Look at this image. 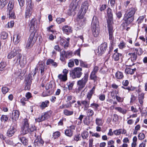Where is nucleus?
<instances>
[{
  "instance_id": "1",
  "label": "nucleus",
  "mask_w": 147,
  "mask_h": 147,
  "mask_svg": "<svg viewBox=\"0 0 147 147\" xmlns=\"http://www.w3.org/2000/svg\"><path fill=\"white\" fill-rule=\"evenodd\" d=\"M88 8V5L87 1L83 3L81 5L80 9L78 15V20L80 26L82 27L86 24V19L84 18V16Z\"/></svg>"
},
{
  "instance_id": "2",
  "label": "nucleus",
  "mask_w": 147,
  "mask_h": 147,
  "mask_svg": "<svg viewBox=\"0 0 147 147\" xmlns=\"http://www.w3.org/2000/svg\"><path fill=\"white\" fill-rule=\"evenodd\" d=\"M137 10L135 7H129L127 9L123 18L127 25H129L133 21L134 15Z\"/></svg>"
},
{
  "instance_id": "3",
  "label": "nucleus",
  "mask_w": 147,
  "mask_h": 147,
  "mask_svg": "<svg viewBox=\"0 0 147 147\" xmlns=\"http://www.w3.org/2000/svg\"><path fill=\"white\" fill-rule=\"evenodd\" d=\"M91 29L92 34L95 37H97L100 32L99 23L97 17L94 16L91 23Z\"/></svg>"
},
{
  "instance_id": "4",
  "label": "nucleus",
  "mask_w": 147,
  "mask_h": 147,
  "mask_svg": "<svg viewBox=\"0 0 147 147\" xmlns=\"http://www.w3.org/2000/svg\"><path fill=\"white\" fill-rule=\"evenodd\" d=\"M13 63L16 65L20 64L22 67H24L27 63L26 58L25 57H22L21 54L18 55V56L13 60Z\"/></svg>"
},
{
  "instance_id": "5",
  "label": "nucleus",
  "mask_w": 147,
  "mask_h": 147,
  "mask_svg": "<svg viewBox=\"0 0 147 147\" xmlns=\"http://www.w3.org/2000/svg\"><path fill=\"white\" fill-rule=\"evenodd\" d=\"M82 69L80 67L74 68L69 72L70 76L73 79L80 78L82 74Z\"/></svg>"
},
{
  "instance_id": "6",
  "label": "nucleus",
  "mask_w": 147,
  "mask_h": 147,
  "mask_svg": "<svg viewBox=\"0 0 147 147\" xmlns=\"http://www.w3.org/2000/svg\"><path fill=\"white\" fill-rule=\"evenodd\" d=\"M36 33L32 32L28 40L26 48L27 49H29L31 48L35 43L37 38V35H35Z\"/></svg>"
},
{
  "instance_id": "7",
  "label": "nucleus",
  "mask_w": 147,
  "mask_h": 147,
  "mask_svg": "<svg viewBox=\"0 0 147 147\" xmlns=\"http://www.w3.org/2000/svg\"><path fill=\"white\" fill-rule=\"evenodd\" d=\"M14 4L12 2L9 1L7 6V15L9 19H15L16 16L13 9Z\"/></svg>"
},
{
  "instance_id": "8",
  "label": "nucleus",
  "mask_w": 147,
  "mask_h": 147,
  "mask_svg": "<svg viewBox=\"0 0 147 147\" xmlns=\"http://www.w3.org/2000/svg\"><path fill=\"white\" fill-rule=\"evenodd\" d=\"M88 74H85L82 79L78 81L77 84L79 86L78 89L79 90H81L85 87L88 81Z\"/></svg>"
},
{
  "instance_id": "9",
  "label": "nucleus",
  "mask_w": 147,
  "mask_h": 147,
  "mask_svg": "<svg viewBox=\"0 0 147 147\" xmlns=\"http://www.w3.org/2000/svg\"><path fill=\"white\" fill-rule=\"evenodd\" d=\"M21 51V50L19 47H15L13 49H12L8 53L7 56V58L11 59L15 56H16V57H17L18 56V55L21 54L20 53Z\"/></svg>"
},
{
  "instance_id": "10",
  "label": "nucleus",
  "mask_w": 147,
  "mask_h": 147,
  "mask_svg": "<svg viewBox=\"0 0 147 147\" xmlns=\"http://www.w3.org/2000/svg\"><path fill=\"white\" fill-rule=\"evenodd\" d=\"M29 124L27 119H25L22 128V134L24 135L30 132Z\"/></svg>"
},
{
  "instance_id": "11",
  "label": "nucleus",
  "mask_w": 147,
  "mask_h": 147,
  "mask_svg": "<svg viewBox=\"0 0 147 147\" xmlns=\"http://www.w3.org/2000/svg\"><path fill=\"white\" fill-rule=\"evenodd\" d=\"M20 114V112L18 110H14L12 111L11 118L14 124H16V121L19 118Z\"/></svg>"
},
{
  "instance_id": "12",
  "label": "nucleus",
  "mask_w": 147,
  "mask_h": 147,
  "mask_svg": "<svg viewBox=\"0 0 147 147\" xmlns=\"http://www.w3.org/2000/svg\"><path fill=\"white\" fill-rule=\"evenodd\" d=\"M107 47V43L105 42L101 44L98 48V54L101 55L106 51Z\"/></svg>"
},
{
  "instance_id": "13",
  "label": "nucleus",
  "mask_w": 147,
  "mask_h": 147,
  "mask_svg": "<svg viewBox=\"0 0 147 147\" xmlns=\"http://www.w3.org/2000/svg\"><path fill=\"white\" fill-rule=\"evenodd\" d=\"M75 129V126L72 125L69 126V127L65 131V134L66 136L69 137H71L73 135V134L74 130Z\"/></svg>"
},
{
  "instance_id": "14",
  "label": "nucleus",
  "mask_w": 147,
  "mask_h": 147,
  "mask_svg": "<svg viewBox=\"0 0 147 147\" xmlns=\"http://www.w3.org/2000/svg\"><path fill=\"white\" fill-rule=\"evenodd\" d=\"M11 126L7 132V136L9 137H11L13 135L15 132L16 131V124H14V125Z\"/></svg>"
},
{
  "instance_id": "15",
  "label": "nucleus",
  "mask_w": 147,
  "mask_h": 147,
  "mask_svg": "<svg viewBox=\"0 0 147 147\" xmlns=\"http://www.w3.org/2000/svg\"><path fill=\"white\" fill-rule=\"evenodd\" d=\"M45 65V64L42 62H39L36 67L38 68V69L40 71L41 74L42 76L44 74Z\"/></svg>"
},
{
  "instance_id": "16",
  "label": "nucleus",
  "mask_w": 147,
  "mask_h": 147,
  "mask_svg": "<svg viewBox=\"0 0 147 147\" xmlns=\"http://www.w3.org/2000/svg\"><path fill=\"white\" fill-rule=\"evenodd\" d=\"M128 55L130 56V58L128 59L129 61L130 60L132 62V63L131 65H130L128 66H131L134 65V62H135L136 60L137 56V55L134 52L133 53H128Z\"/></svg>"
},
{
  "instance_id": "17",
  "label": "nucleus",
  "mask_w": 147,
  "mask_h": 147,
  "mask_svg": "<svg viewBox=\"0 0 147 147\" xmlns=\"http://www.w3.org/2000/svg\"><path fill=\"white\" fill-rule=\"evenodd\" d=\"M60 44L63 46L65 49H67L69 47L68 41H66V39L64 38L60 37Z\"/></svg>"
},
{
  "instance_id": "18",
  "label": "nucleus",
  "mask_w": 147,
  "mask_h": 147,
  "mask_svg": "<svg viewBox=\"0 0 147 147\" xmlns=\"http://www.w3.org/2000/svg\"><path fill=\"white\" fill-rule=\"evenodd\" d=\"M62 30L63 32L67 34L71 33L72 31V27L67 25L63 27Z\"/></svg>"
},
{
  "instance_id": "19",
  "label": "nucleus",
  "mask_w": 147,
  "mask_h": 147,
  "mask_svg": "<svg viewBox=\"0 0 147 147\" xmlns=\"http://www.w3.org/2000/svg\"><path fill=\"white\" fill-rule=\"evenodd\" d=\"M77 0H74L71 3L70 5V9H69L70 11V13H69V15H71V11L72 10L73 11H75L77 8L78 5L76 3V2Z\"/></svg>"
},
{
  "instance_id": "20",
  "label": "nucleus",
  "mask_w": 147,
  "mask_h": 147,
  "mask_svg": "<svg viewBox=\"0 0 147 147\" xmlns=\"http://www.w3.org/2000/svg\"><path fill=\"white\" fill-rule=\"evenodd\" d=\"M21 36L19 34H14L13 38V41L15 44H18L20 40Z\"/></svg>"
},
{
  "instance_id": "21",
  "label": "nucleus",
  "mask_w": 147,
  "mask_h": 147,
  "mask_svg": "<svg viewBox=\"0 0 147 147\" xmlns=\"http://www.w3.org/2000/svg\"><path fill=\"white\" fill-rule=\"evenodd\" d=\"M82 105L84 107V110H87L89 107L90 105V100H86L81 101Z\"/></svg>"
},
{
  "instance_id": "22",
  "label": "nucleus",
  "mask_w": 147,
  "mask_h": 147,
  "mask_svg": "<svg viewBox=\"0 0 147 147\" xmlns=\"http://www.w3.org/2000/svg\"><path fill=\"white\" fill-rule=\"evenodd\" d=\"M136 70V69L135 68L131 69L130 68L127 67L125 69V73L127 74L132 75L134 74Z\"/></svg>"
},
{
  "instance_id": "23",
  "label": "nucleus",
  "mask_w": 147,
  "mask_h": 147,
  "mask_svg": "<svg viewBox=\"0 0 147 147\" xmlns=\"http://www.w3.org/2000/svg\"><path fill=\"white\" fill-rule=\"evenodd\" d=\"M98 78L96 74L92 72L91 73L89 77L90 80H93L94 82H95Z\"/></svg>"
},
{
  "instance_id": "24",
  "label": "nucleus",
  "mask_w": 147,
  "mask_h": 147,
  "mask_svg": "<svg viewBox=\"0 0 147 147\" xmlns=\"http://www.w3.org/2000/svg\"><path fill=\"white\" fill-rule=\"evenodd\" d=\"M29 25H30L31 26L30 27V29L33 28V29L36 27L37 25V22L36 19L33 18L31 21Z\"/></svg>"
},
{
  "instance_id": "25",
  "label": "nucleus",
  "mask_w": 147,
  "mask_h": 147,
  "mask_svg": "<svg viewBox=\"0 0 147 147\" xmlns=\"http://www.w3.org/2000/svg\"><path fill=\"white\" fill-rule=\"evenodd\" d=\"M49 101L48 100H46L42 102L41 104L40 105V107L42 109H44L49 106Z\"/></svg>"
},
{
  "instance_id": "26",
  "label": "nucleus",
  "mask_w": 147,
  "mask_h": 147,
  "mask_svg": "<svg viewBox=\"0 0 147 147\" xmlns=\"http://www.w3.org/2000/svg\"><path fill=\"white\" fill-rule=\"evenodd\" d=\"M115 77L117 79H122L124 76L123 73L120 71H118L115 74Z\"/></svg>"
},
{
  "instance_id": "27",
  "label": "nucleus",
  "mask_w": 147,
  "mask_h": 147,
  "mask_svg": "<svg viewBox=\"0 0 147 147\" xmlns=\"http://www.w3.org/2000/svg\"><path fill=\"white\" fill-rule=\"evenodd\" d=\"M121 56V54L117 52H115L113 55V59L115 61H118Z\"/></svg>"
},
{
  "instance_id": "28",
  "label": "nucleus",
  "mask_w": 147,
  "mask_h": 147,
  "mask_svg": "<svg viewBox=\"0 0 147 147\" xmlns=\"http://www.w3.org/2000/svg\"><path fill=\"white\" fill-rule=\"evenodd\" d=\"M115 109L119 112L123 114H125L127 112L126 109L120 107H116Z\"/></svg>"
},
{
  "instance_id": "29",
  "label": "nucleus",
  "mask_w": 147,
  "mask_h": 147,
  "mask_svg": "<svg viewBox=\"0 0 147 147\" xmlns=\"http://www.w3.org/2000/svg\"><path fill=\"white\" fill-rule=\"evenodd\" d=\"M58 78L62 82H65L67 80V76L65 75L59 74L58 76Z\"/></svg>"
},
{
  "instance_id": "30",
  "label": "nucleus",
  "mask_w": 147,
  "mask_h": 147,
  "mask_svg": "<svg viewBox=\"0 0 147 147\" xmlns=\"http://www.w3.org/2000/svg\"><path fill=\"white\" fill-rule=\"evenodd\" d=\"M46 64L47 65H51L55 67H56L57 65V63L55 62L53 59H48Z\"/></svg>"
},
{
  "instance_id": "31",
  "label": "nucleus",
  "mask_w": 147,
  "mask_h": 147,
  "mask_svg": "<svg viewBox=\"0 0 147 147\" xmlns=\"http://www.w3.org/2000/svg\"><path fill=\"white\" fill-rule=\"evenodd\" d=\"M133 51L134 53L138 55H141L143 53L142 50L141 48L134 49Z\"/></svg>"
},
{
  "instance_id": "32",
  "label": "nucleus",
  "mask_w": 147,
  "mask_h": 147,
  "mask_svg": "<svg viewBox=\"0 0 147 147\" xmlns=\"http://www.w3.org/2000/svg\"><path fill=\"white\" fill-rule=\"evenodd\" d=\"M95 123L98 126H101L103 124L102 119L99 118H96Z\"/></svg>"
},
{
  "instance_id": "33",
  "label": "nucleus",
  "mask_w": 147,
  "mask_h": 147,
  "mask_svg": "<svg viewBox=\"0 0 147 147\" xmlns=\"http://www.w3.org/2000/svg\"><path fill=\"white\" fill-rule=\"evenodd\" d=\"M18 138L23 144L24 145L27 144L28 140L26 138L24 137H20V136H19L18 137Z\"/></svg>"
},
{
  "instance_id": "34",
  "label": "nucleus",
  "mask_w": 147,
  "mask_h": 147,
  "mask_svg": "<svg viewBox=\"0 0 147 147\" xmlns=\"http://www.w3.org/2000/svg\"><path fill=\"white\" fill-rule=\"evenodd\" d=\"M32 77L30 74H29L26 77L25 79V82L28 83H32Z\"/></svg>"
},
{
  "instance_id": "35",
  "label": "nucleus",
  "mask_w": 147,
  "mask_h": 147,
  "mask_svg": "<svg viewBox=\"0 0 147 147\" xmlns=\"http://www.w3.org/2000/svg\"><path fill=\"white\" fill-rule=\"evenodd\" d=\"M32 10L31 9H29L28 7L27 8L26 10L25 11V18H28L29 17Z\"/></svg>"
},
{
  "instance_id": "36",
  "label": "nucleus",
  "mask_w": 147,
  "mask_h": 147,
  "mask_svg": "<svg viewBox=\"0 0 147 147\" xmlns=\"http://www.w3.org/2000/svg\"><path fill=\"white\" fill-rule=\"evenodd\" d=\"M94 90L91 89L90 91L88 92L87 98L88 100H90V99L92 97L93 94H94Z\"/></svg>"
},
{
  "instance_id": "37",
  "label": "nucleus",
  "mask_w": 147,
  "mask_h": 147,
  "mask_svg": "<svg viewBox=\"0 0 147 147\" xmlns=\"http://www.w3.org/2000/svg\"><path fill=\"white\" fill-rule=\"evenodd\" d=\"M107 26L112 25L113 24V17H108L107 19Z\"/></svg>"
},
{
  "instance_id": "38",
  "label": "nucleus",
  "mask_w": 147,
  "mask_h": 147,
  "mask_svg": "<svg viewBox=\"0 0 147 147\" xmlns=\"http://www.w3.org/2000/svg\"><path fill=\"white\" fill-rule=\"evenodd\" d=\"M86 113L87 115L89 117H92L94 115V111L91 109L87 110Z\"/></svg>"
},
{
  "instance_id": "39",
  "label": "nucleus",
  "mask_w": 147,
  "mask_h": 147,
  "mask_svg": "<svg viewBox=\"0 0 147 147\" xmlns=\"http://www.w3.org/2000/svg\"><path fill=\"white\" fill-rule=\"evenodd\" d=\"M63 113L66 116H69L73 115L74 114V112L73 111H70L65 109L64 110Z\"/></svg>"
},
{
  "instance_id": "40",
  "label": "nucleus",
  "mask_w": 147,
  "mask_h": 147,
  "mask_svg": "<svg viewBox=\"0 0 147 147\" xmlns=\"http://www.w3.org/2000/svg\"><path fill=\"white\" fill-rule=\"evenodd\" d=\"M81 135L83 139H86L88 137L89 134L88 132L84 131L81 133Z\"/></svg>"
},
{
  "instance_id": "41",
  "label": "nucleus",
  "mask_w": 147,
  "mask_h": 147,
  "mask_svg": "<svg viewBox=\"0 0 147 147\" xmlns=\"http://www.w3.org/2000/svg\"><path fill=\"white\" fill-rule=\"evenodd\" d=\"M26 3L27 5V7H28L29 9H31L32 10V8L33 7V4H32V0H26Z\"/></svg>"
},
{
  "instance_id": "42",
  "label": "nucleus",
  "mask_w": 147,
  "mask_h": 147,
  "mask_svg": "<svg viewBox=\"0 0 147 147\" xmlns=\"http://www.w3.org/2000/svg\"><path fill=\"white\" fill-rule=\"evenodd\" d=\"M119 49H123L125 48L126 47L125 43L123 41H121L118 45Z\"/></svg>"
},
{
  "instance_id": "43",
  "label": "nucleus",
  "mask_w": 147,
  "mask_h": 147,
  "mask_svg": "<svg viewBox=\"0 0 147 147\" xmlns=\"http://www.w3.org/2000/svg\"><path fill=\"white\" fill-rule=\"evenodd\" d=\"M65 21V18H57L56 20V22L58 24H61L62 23Z\"/></svg>"
},
{
  "instance_id": "44",
  "label": "nucleus",
  "mask_w": 147,
  "mask_h": 147,
  "mask_svg": "<svg viewBox=\"0 0 147 147\" xmlns=\"http://www.w3.org/2000/svg\"><path fill=\"white\" fill-rule=\"evenodd\" d=\"M144 94H142L138 97L139 102L142 105H143V99L144 98Z\"/></svg>"
},
{
  "instance_id": "45",
  "label": "nucleus",
  "mask_w": 147,
  "mask_h": 147,
  "mask_svg": "<svg viewBox=\"0 0 147 147\" xmlns=\"http://www.w3.org/2000/svg\"><path fill=\"white\" fill-rule=\"evenodd\" d=\"M14 24V22L13 21H11L5 25V27L8 28H12Z\"/></svg>"
},
{
  "instance_id": "46",
  "label": "nucleus",
  "mask_w": 147,
  "mask_h": 147,
  "mask_svg": "<svg viewBox=\"0 0 147 147\" xmlns=\"http://www.w3.org/2000/svg\"><path fill=\"white\" fill-rule=\"evenodd\" d=\"M8 119V118L6 115H2L0 117V119L2 122L7 121Z\"/></svg>"
},
{
  "instance_id": "47",
  "label": "nucleus",
  "mask_w": 147,
  "mask_h": 147,
  "mask_svg": "<svg viewBox=\"0 0 147 147\" xmlns=\"http://www.w3.org/2000/svg\"><path fill=\"white\" fill-rule=\"evenodd\" d=\"M7 1L5 0L3 1V0H0V9H2L6 4Z\"/></svg>"
},
{
  "instance_id": "48",
  "label": "nucleus",
  "mask_w": 147,
  "mask_h": 147,
  "mask_svg": "<svg viewBox=\"0 0 147 147\" xmlns=\"http://www.w3.org/2000/svg\"><path fill=\"white\" fill-rule=\"evenodd\" d=\"M8 34L7 32L3 31L2 32L1 34V37L3 39H5L7 37Z\"/></svg>"
},
{
  "instance_id": "49",
  "label": "nucleus",
  "mask_w": 147,
  "mask_h": 147,
  "mask_svg": "<svg viewBox=\"0 0 147 147\" xmlns=\"http://www.w3.org/2000/svg\"><path fill=\"white\" fill-rule=\"evenodd\" d=\"M60 135V133L59 131H57L54 132L53 135V138L54 139H55L58 138Z\"/></svg>"
},
{
  "instance_id": "50",
  "label": "nucleus",
  "mask_w": 147,
  "mask_h": 147,
  "mask_svg": "<svg viewBox=\"0 0 147 147\" xmlns=\"http://www.w3.org/2000/svg\"><path fill=\"white\" fill-rule=\"evenodd\" d=\"M111 9L109 8H108L107 9V16L108 17H113V13L111 12Z\"/></svg>"
},
{
  "instance_id": "51",
  "label": "nucleus",
  "mask_w": 147,
  "mask_h": 147,
  "mask_svg": "<svg viewBox=\"0 0 147 147\" xmlns=\"http://www.w3.org/2000/svg\"><path fill=\"white\" fill-rule=\"evenodd\" d=\"M6 66L5 62L2 61L0 63V71H2Z\"/></svg>"
},
{
  "instance_id": "52",
  "label": "nucleus",
  "mask_w": 147,
  "mask_h": 147,
  "mask_svg": "<svg viewBox=\"0 0 147 147\" xmlns=\"http://www.w3.org/2000/svg\"><path fill=\"white\" fill-rule=\"evenodd\" d=\"M99 106V105L98 104L94 103H92L90 105V107L93 108L96 110H97Z\"/></svg>"
},
{
  "instance_id": "53",
  "label": "nucleus",
  "mask_w": 147,
  "mask_h": 147,
  "mask_svg": "<svg viewBox=\"0 0 147 147\" xmlns=\"http://www.w3.org/2000/svg\"><path fill=\"white\" fill-rule=\"evenodd\" d=\"M122 129H120L113 131L114 134L116 135H119L122 133Z\"/></svg>"
},
{
  "instance_id": "54",
  "label": "nucleus",
  "mask_w": 147,
  "mask_h": 147,
  "mask_svg": "<svg viewBox=\"0 0 147 147\" xmlns=\"http://www.w3.org/2000/svg\"><path fill=\"white\" fill-rule=\"evenodd\" d=\"M80 66L82 67L87 68L88 67V65L87 64L83 61L82 60H80Z\"/></svg>"
},
{
  "instance_id": "55",
  "label": "nucleus",
  "mask_w": 147,
  "mask_h": 147,
  "mask_svg": "<svg viewBox=\"0 0 147 147\" xmlns=\"http://www.w3.org/2000/svg\"><path fill=\"white\" fill-rule=\"evenodd\" d=\"M8 88L6 87H3L1 89V91L3 94H5L8 91Z\"/></svg>"
},
{
  "instance_id": "56",
  "label": "nucleus",
  "mask_w": 147,
  "mask_h": 147,
  "mask_svg": "<svg viewBox=\"0 0 147 147\" xmlns=\"http://www.w3.org/2000/svg\"><path fill=\"white\" fill-rule=\"evenodd\" d=\"M45 120L42 115L38 117V118H36L35 121L36 122H40Z\"/></svg>"
},
{
  "instance_id": "57",
  "label": "nucleus",
  "mask_w": 147,
  "mask_h": 147,
  "mask_svg": "<svg viewBox=\"0 0 147 147\" xmlns=\"http://www.w3.org/2000/svg\"><path fill=\"white\" fill-rule=\"evenodd\" d=\"M65 54V52H64V53L63 52L62 53H61L60 54V60L62 62L65 63V58L64 57V55Z\"/></svg>"
},
{
  "instance_id": "58",
  "label": "nucleus",
  "mask_w": 147,
  "mask_h": 147,
  "mask_svg": "<svg viewBox=\"0 0 147 147\" xmlns=\"http://www.w3.org/2000/svg\"><path fill=\"white\" fill-rule=\"evenodd\" d=\"M144 18V16H140L138 19L137 20L138 23V24L141 23L143 21Z\"/></svg>"
},
{
  "instance_id": "59",
  "label": "nucleus",
  "mask_w": 147,
  "mask_h": 147,
  "mask_svg": "<svg viewBox=\"0 0 147 147\" xmlns=\"http://www.w3.org/2000/svg\"><path fill=\"white\" fill-rule=\"evenodd\" d=\"M145 138V135L143 133H140L138 135V139L140 140H143Z\"/></svg>"
},
{
  "instance_id": "60",
  "label": "nucleus",
  "mask_w": 147,
  "mask_h": 147,
  "mask_svg": "<svg viewBox=\"0 0 147 147\" xmlns=\"http://www.w3.org/2000/svg\"><path fill=\"white\" fill-rule=\"evenodd\" d=\"M74 61L72 60H70L68 63V66L69 67H72L74 66Z\"/></svg>"
},
{
  "instance_id": "61",
  "label": "nucleus",
  "mask_w": 147,
  "mask_h": 147,
  "mask_svg": "<svg viewBox=\"0 0 147 147\" xmlns=\"http://www.w3.org/2000/svg\"><path fill=\"white\" fill-rule=\"evenodd\" d=\"M32 83H28L25 82V89L26 90H29L30 87Z\"/></svg>"
},
{
  "instance_id": "62",
  "label": "nucleus",
  "mask_w": 147,
  "mask_h": 147,
  "mask_svg": "<svg viewBox=\"0 0 147 147\" xmlns=\"http://www.w3.org/2000/svg\"><path fill=\"white\" fill-rule=\"evenodd\" d=\"M108 28L109 33H113V30L112 25L107 26Z\"/></svg>"
},
{
  "instance_id": "63",
  "label": "nucleus",
  "mask_w": 147,
  "mask_h": 147,
  "mask_svg": "<svg viewBox=\"0 0 147 147\" xmlns=\"http://www.w3.org/2000/svg\"><path fill=\"white\" fill-rule=\"evenodd\" d=\"M115 97L117 100L119 102H122L123 101V98H121L117 95L115 96Z\"/></svg>"
},
{
  "instance_id": "64",
  "label": "nucleus",
  "mask_w": 147,
  "mask_h": 147,
  "mask_svg": "<svg viewBox=\"0 0 147 147\" xmlns=\"http://www.w3.org/2000/svg\"><path fill=\"white\" fill-rule=\"evenodd\" d=\"M42 115L44 118V120L50 117V115L48 112H45L43 115Z\"/></svg>"
}]
</instances>
